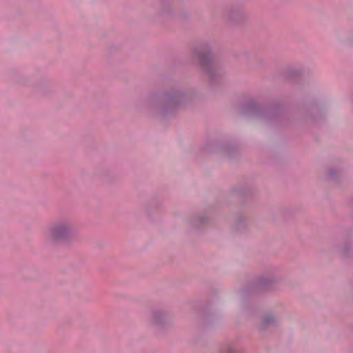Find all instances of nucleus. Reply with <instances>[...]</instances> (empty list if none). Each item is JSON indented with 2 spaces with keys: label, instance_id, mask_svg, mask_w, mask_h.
<instances>
[{
  "label": "nucleus",
  "instance_id": "obj_1",
  "mask_svg": "<svg viewBox=\"0 0 353 353\" xmlns=\"http://www.w3.org/2000/svg\"><path fill=\"white\" fill-rule=\"evenodd\" d=\"M72 232L73 228L69 223L61 222L46 228L43 232V236L48 241H67L72 235Z\"/></svg>",
  "mask_w": 353,
  "mask_h": 353
}]
</instances>
